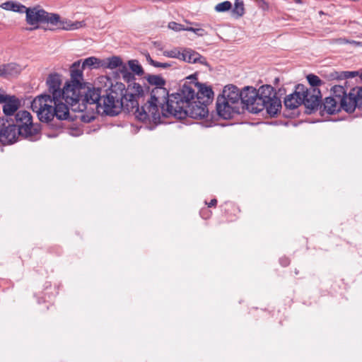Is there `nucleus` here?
<instances>
[{
	"label": "nucleus",
	"instance_id": "obj_1",
	"mask_svg": "<svg viewBox=\"0 0 362 362\" xmlns=\"http://www.w3.org/2000/svg\"><path fill=\"white\" fill-rule=\"evenodd\" d=\"M146 80L150 85L155 86L151 90L148 87H141L145 90L144 96L141 98L140 109L134 111L136 118L144 122H153L154 124L160 123L163 116V109L166 108L169 104L171 95L164 88L165 79L159 75H148Z\"/></svg>",
	"mask_w": 362,
	"mask_h": 362
},
{
	"label": "nucleus",
	"instance_id": "obj_47",
	"mask_svg": "<svg viewBox=\"0 0 362 362\" xmlns=\"http://www.w3.org/2000/svg\"><path fill=\"white\" fill-rule=\"evenodd\" d=\"M259 1L262 2L264 4H266V3L264 0H259Z\"/></svg>",
	"mask_w": 362,
	"mask_h": 362
},
{
	"label": "nucleus",
	"instance_id": "obj_8",
	"mask_svg": "<svg viewBox=\"0 0 362 362\" xmlns=\"http://www.w3.org/2000/svg\"><path fill=\"white\" fill-rule=\"evenodd\" d=\"M84 91L79 94L76 93L77 100L73 101L70 105V107L74 112H83L87 110L88 105H95L98 111V106L101 102V90L100 88H88L84 85Z\"/></svg>",
	"mask_w": 362,
	"mask_h": 362
},
{
	"label": "nucleus",
	"instance_id": "obj_27",
	"mask_svg": "<svg viewBox=\"0 0 362 362\" xmlns=\"http://www.w3.org/2000/svg\"><path fill=\"white\" fill-rule=\"evenodd\" d=\"M332 98H336L337 100L341 102L344 98H345L348 94H346L344 88L341 86H334L332 88Z\"/></svg>",
	"mask_w": 362,
	"mask_h": 362
},
{
	"label": "nucleus",
	"instance_id": "obj_5",
	"mask_svg": "<svg viewBox=\"0 0 362 362\" xmlns=\"http://www.w3.org/2000/svg\"><path fill=\"white\" fill-rule=\"evenodd\" d=\"M258 106L252 107L255 113H258L266 109L267 112L276 115L281 107V100L276 95L274 88L270 85L262 86L257 91Z\"/></svg>",
	"mask_w": 362,
	"mask_h": 362
},
{
	"label": "nucleus",
	"instance_id": "obj_20",
	"mask_svg": "<svg viewBox=\"0 0 362 362\" xmlns=\"http://www.w3.org/2000/svg\"><path fill=\"white\" fill-rule=\"evenodd\" d=\"M20 106V100L14 95H11L4 103L3 112L6 116L13 115Z\"/></svg>",
	"mask_w": 362,
	"mask_h": 362
},
{
	"label": "nucleus",
	"instance_id": "obj_34",
	"mask_svg": "<svg viewBox=\"0 0 362 362\" xmlns=\"http://www.w3.org/2000/svg\"><path fill=\"white\" fill-rule=\"evenodd\" d=\"M168 28L175 30V31H181L184 30V25L182 24L177 23L176 22L172 21L168 23Z\"/></svg>",
	"mask_w": 362,
	"mask_h": 362
},
{
	"label": "nucleus",
	"instance_id": "obj_23",
	"mask_svg": "<svg viewBox=\"0 0 362 362\" xmlns=\"http://www.w3.org/2000/svg\"><path fill=\"white\" fill-rule=\"evenodd\" d=\"M5 77H13L19 74L21 71V66L15 63H9L3 65Z\"/></svg>",
	"mask_w": 362,
	"mask_h": 362
},
{
	"label": "nucleus",
	"instance_id": "obj_10",
	"mask_svg": "<svg viewBox=\"0 0 362 362\" xmlns=\"http://www.w3.org/2000/svg\"><path fill=\"white\" fill-rule=\"evenodd\" d=\"M16 125L19 131L23 132L24 138L33 139V137L38 133V129L33 126V118L30 113L26 110L18 111L16 116Z\"/></svg>",
	"mask_w": 362,
	"mask_h": 362
},
{
	"label": "nucleus",
	"instance_id": "obj_26",
	"mask_svg": "<svg viewBox=\"0 0 362 362\" xmlns=\"http://www.w3.org/2000/svg\"><path fill=\"white\" fill-rule=\"evenodd\" d=\"M232 13L238 18L243 16L245 13L244 3L242 0H235L234 6L231 9Z\"/></svg>",
	"mask_w": 362,
	"mask_h": 362
},
{
	"label": "nucleus",
	"instance_id": "obj_36",
	"mask_svg": "<svg viewBox=\"0 0 362 362\" xmlns=\"http://www.w3.org/2000/svg\"><path fill=\"white\" fill-rule=\"evenodd\" d=\"M193 33L199 37H202L207 35V32L204 29L200 28H195Z\"/></svg>",
	"mask_w": 362,
	"mask_h": 362
},
{
	"label": "nucleus",
	"instance_id": "obj_31",
	"mask_svg": "<svg viewBox=\"0 0 362 362\" xmlns=\"http://www.w3.org/2000/svg\"><path fill=\"white\" fill-rule=\"evenodd\" d=\"M232 8V4L229 1H225L223 2L216 4L214 7V10L218 13H223L230 11Z\"/></svg>",
	"mask_w": 362,
	"mask_h": 362
},
{
	"label": "nucleus",
	"instance_id": "obj_33",
	"mask_svg": "<svg viewBox=\"0 0 362 362\" xmlns=\"http://www.w3.org/2000/svg\"><path fill=\"white\" fill-rule=\"evenodd\" d=\"M354 90V95L357 99L358 108L362 109V88H352Z\"/></svg>",
	"mask_w": 362,
	"mask_h": 362
},
{
	"label": "nucleus",
	"instance_id": "obj_41",
	"mask_svg": "<svg viewBox=\"0 0 362 362\" xmlns=\"http://www.w3.org/2000/svg\"><path fill=\"white\" fill-rule=\"evenodd\" d=\"M217 204V200L216 199H213L211 200V202L208 204L209 207H211L214 206H216Z\"/></svg>",
	"mask_w": 362,
	"mask_h": 362
},
{
	"label": "nucleus",
	"instance_id": "obj_39",
	"mask_svg": "<svg viewBox=\"0 0 362 362\" xmlns=\"http://www.w3.org/2000/svg\"><path fill=\"white\" fill-rule=\"evenodd\" d=\"M289 262V259L286 257H282L280 259V264L284 267H286L287 265H288Z\"/></svg>",
	"mask_w": 362,
	"mask_h": 362
},
{
	"label": "nucleus",
	"instance_id": "obj_38",
	"mask_svg": "<svg viewBox=\"0 0 362 362\" xmlns=\"http://www.w3.org/2000/svg\"><path fill=\"white\" fill-rule=\"evenodd\" d=\"M146 61L152 66H153L156 61H154L150 56L149 53L146 52L144 54Z\"/></svg>",
	"mask_w": 362,
	"mask_h": 362
},
{
	"label": "nucleus",
	"instance_id": "obj_9",
	"mask_svg": "<svg viewBox=\"0 0 362 362\" xmlns=\"http://www.w3.org/2000/svg\"><path fill=\"white\" fill-rule=\"evenodd\" d=\"M57 98L48 94H42L37 96L31 103V108L33 112H36L38 119L42 122L48 123L53 119L52 112Z\"/></svg>",
	"mask_w": 362,
	"mask_h": 362
},
{
	"label": "nucleus",
	"instance_id": "obj_19",
	"mask_svg": "<svg viewBox=\"0 0 362 362\" xmlns=\"http://www.w3.org/2000/svg\"><path fill=\"white\" fill-rule=\"evenodd\" d=\"M354 94V90L351 89L349 94L340 102L341 109L347 112H353L358 107L357 99Z\"/></svg>",
	"mask_w": 362,
	"mask_h": 362
},
{
	"label": "nucleus",
	"instance_id": "obj_6",
	"mask_svg": "<svg viewBox=\"0 0 362 362\" xmlns=\"http://www.w3.org/2000/svg\"><path fill=\"white\" fill-rule=\"evenodd\" d=\"M82 66L81 67V61L75 62L71 66V79L66 82L64 86V94L68 101H76L77 94L84 91L83 76Z\"/></svg>",
	"mask_w": 362,
	"mask_h": 362
},
{
	"label": "nucleus",
	"instance_id": "obj_44",
	"mask_svg": "<svg viewBox=\"0 0 362 362\" xmlns=\"http://www.w3.org/2000/svg\"><path fill=\"white\" fill-rule=\"evenodd\" d=\"M194 28H193V27H185L184 26V30H187V31L194 32Z\"/></svg>",
	"mask_w": 362,
	"mask_h": 362
},
{
	"label": "nucleus",
	"instance_id": "obj_17",
	"mask_svg": "<svg viewBox=\"0 0 362 362\" xmlns=\"http://www.w3.org/2000/svg\"><path fill=\"white\" fill-rule=\"evenodd\" d=\"M64 99L62 98V96L57 97V100L54 106V110L52 112V115H53V118L56 117L59 119H66L69 117V104L63 103Z\"/></svg>",
	"mask_w": 362,
	"mask_h": 362
},
{
	"label": "nucleus",
	"instance_id": "obj_42",
	"mask_svg": "<svg viewBox=\"0 0 362 362\" xmlns=\"http://www.w3.org/2000/svg\"><path fill=\"white\" fill-rule=\"evenodd\" d=\"M82 120L84 121V122H90L92 119H94V117L93 116H91L90 117H88V119L86 118V116L83 115L82 116Z\"/></svg>",
	"mask_w": 362,
	"mask_h": 362
},
{
	"label": "nucleus",
	"instance_id": "obj_48",
	"mask_svg": "<svg viewBox=\"0 0 362 362\" xmlns=\"http://www.w3.org/2000/svg\"><path fill=\"white\" fill-rule=\"evenodd\" d=\"M105 79H107V78L106 77H102V78H101V80H103H103H105Z\"/></svg>",
	"mask_w": 362,
	"mask_h": 362
},
{
	"label": "nucleus",
	"instance_id": "obj_11",
	"mask_svg": "<svg viewBox=\"0 0 362 362\" xmlns=\"http://www.w3.org/2000/svg\"><path fill=\"white\" fill-rule=\"evenodd\" d=\"M305 93H304L302 99L303 104L310 111L317 109L321 103V92L319 88H308L304 86Z\"/></svg>",
	"mask_w": 362,
	"mask_h": 362
},
{
	"label": "nucleus",
	"instance_id": "obj_18",
	"mask_svg": "<svg viewBox=\"0 0 362 362\" xmlns=\"http://www.w3.org/2000/svg\"><path fill=\"white\" fill-rule=\"evenodd\" d=\"M182 54L181 60H183L187 63H199L201 64L209 66V64L206 58L202 56L198 52L191 49H182Z\"/></svg>",
	"mask_w": 362,
	"mask_h": 362
},
{
	"label": "nucleus",
	"instance_id": "obj_15",
	"mask_svg": "<svg viewBox=\"0 0 362 362\" xmlns=\"http://www.w3.org/2000/svg\"><path fill=\"white\" fill-rule=\"evenodd\" d=\"M241 93V99L240 102L244 104L247 109L249 110L251 112L255 113V110H252V107H255L259 104L257 102V96L256 89L250 87H245L244 89L240 91Z\"/></svg>",
	"mask_w": 362,
	"mask_h": 362
},
{
	"label": "nucleus",
	"instance_id": "obj_7",
	"mask_svg": "<svg viewBox=\"0 0 362 362\" xmlns=\"http://www.w3.org/2000/svg\"><path fill=\"white\" fill-rule=\"evenodd\" d=\"M25 13L26 23L30 25H35L34 28H37V24L39 23H49L57 25L61 19L59 14L49 13L40 5L27 7Z\"/></svg>",
	"mask_w": 362,
	"mask_h": 362
},
{
	"label": "nucleus",
	"instance_id": "obj_25",
	"mask_svg": "<svg viewBox=\"0 0 362 362\" xmlns=\"http://www.w3.org/2000/svg\"><path fill=\"white\" fill-rule=\"evenodd\" d=\"M59 27L62 29L66 30H74L83 28L85 26V23L83 21H74L72 22L71 21H61L59 20Z\"/></svg>",
	"mask_w": 362,
	"mask_h": 362
},
{
	"label": "nucleus",
	"instance_id": "obj_13",
	"mask_svg": "<svg viewBox=\"0 0 362 362\" xmlns=\"http://www.w3.org/2000/svg\"><path fill=\"white\" fill-rule=\"evenodd\" d=\"M19 136H23V132L15 124H8L0 130V141L4 144H11L16 142Z\"/></svg>",
	"mask_w": 362,
	"mask_h": 362
},
{
	"label": "nucleus",
	"instance_id": "obj_35",
	"mask_svg": "<svg viewBox=\"0 0 362 362\" xmlns=\"http://www.w3.org/2000/svg\"><path fill=\"white\" fill-rule=\"evenodd\" d=\"M356 76V72L355 71H343L341 73L339 76L340 78H353Z\"/></svg>",
	"mask_w": 362,
	"mask_h": 362
},
{
	"label": "nucleus",
	"instance_id": "obj_4",
	"mask_svg": "<svg viewBox=\"0 0 362 362\" xmlns=\"http://www.w3.org/2000/svg\"><path fill=\"white\" fill-rule=\"evenodd\" d=\"M241 99L239 89L233 85L226 86L221 95L216 101V110L218 115L224 119H229L237 112L236 105Z\"/></svg>",
	"mask_w": 362,
	"mask_h": 362
},
{
	"label": "nucleus",
	"instance_id": "obj_14",
	"mask_svg": "<svg viewBox=\"0 0 362 362\" xmlns=\"http://www.w3.org/2000/svg\"><path fill=\"white\" fill-rule=\"evenodd\" d=\"M305 93L304 89V85L298 84L296 86L295 91L288 95L284 99V105L286 108L290 110H294L299 107L303 103L302 97Z\"/></svg>",
	"mask_w": 362,
	"mask_h": 362
},
{
	"label": "nucleus",
	"instance_id": "obj_32",
	"mask_svg": "<svg viewBox=\"0 0 362 362\" xmlns=\"http://www.w3.org/2000/svg\"><path fill=\"white\" fill-rule=\"evenodd\" d=\"M163 55L170 57L180 59L183 57L182 51H180L179 48H174L171 50H166L163 52Z\"/></svg>",
	"mask_w": 362,
	"mask_h": 362
},
{
	"label": "nucleus",
	"instance_id": "obj_12",
	"mask_svg": "<svg viewBox=\"0 0 362 362\" xmlns=\"http://www.w3.org/2000/svg\"><path fill=\"white\" fill-rule=\"evenodd\" d=\"M46 83L49 93L52 94V96L54 97V98L56 99L57 97L62 96V98L64 99V102L66 103L69 104L72 103L71 101H68V99L65 97V95L63 93L64 88H60L62 79L59 74L56 73L49 74L47 78Z\"/></svg>",
	"mask_w": 362,
	"mask_h": 362
},
{
	"label": "nucleus",
	"instance_id": "obj_45",
	"mask_svg": "<svg viewBox=\"0 0 362 362\" xmlns=\"http://www.w3.org/2000/svg\"><path fill=\"white\" fill-rule=\"evenodd\" d=\"M0 76L5 77L4 71L3 70V65L0 66Z\"/></svg>",
	"mask_w": 362,
	"mask_h": 362
},
{
	"label": "nucleus",
	"instance_id": "obj_21",
	"mask_svg": "<svg viewBox=\"0 0 362 362\" xmlns=\"http://www.w3.org/2000/svg\"><path fill=\"white\" fill-rule=\"evenodd\" d=\"M324 110L328 114H334L341 110V104L339 100L332 97H327L323 103Z\"/></svg>",
	"mask_w": 362,
	"mask_h": 362
},
{
	"label": "nucleus",
	"instance_id": "obj_40",
	"mask_svg": "<svg viewBox=\"0 0 362 362\" xmlns=\"http://www.w3.org/2000/svg\"><path fill=\"white\" fill-rule=\"evenodd\" d=\"M350 44L356 47H362V42L359 41L351 40Z\"/></svg>",
	"mask_w": 362,
	"mask_h": 362
},
{
	"label": "nucleus",
	"instance_id": "obj_22",
	"mask_svg": "<svg viewBox=\"0 0 362 362\" xmlns=\"http://www.w3.org/2000/svg\"><path fill=\"white\" fill-rule=\"evenodd\" d=\"M0 7L6 11H11L18 13H25L26 6L20 2L8 1L0 6Z\"/></svg>",
	"mask_w": 362,
	"mask_h": 362
},
{
	"label": "nucleus",
	"instance_id": "obj_37",
	"mask_svg": "<svg viewBox=\"0 0 362 362\" xmlns=\"http://www.w3.org/2000/svg\"><path fill=\"white\" fill-rule=\"evenodd\" d=\"M153 66L158 67V68L167 69V68L170 66V64H168V63H161V62H156V63L153 65Z\"/></svg>",
	"mask_w": 362,
	"mask_h": 362
},
{
	"label": "nucleus",
	"instance_id": "obj_29",
	"mask_svg": "<svg viewBox=\"0 0 362 362\" xmlns=\"http://www.w3.org/2000/svg\"><path fill=\"white\" fill-rule=\"evenodd\" d=\"M129 66L132 72L138 76H141L144 74L142 66L139 64L136 60L129 61Z\"/></svg>",
	"mask_w": 362,
	"mask_h": 362
},
{
	"label": "nucleus",
	"instance_id": "obj_46",
	"mask_svg": "<svg viewBox=\"0 0 362 362\" xmlns=\"http://www.w3.org/2000/svg\"><path fill=\"white\" fill-rule=\"evenodd\" d=\"M296 3L298 4H300L301 3V0H294Z\"/></svg>",
	"mask_w": 362,
	"mask_h": 362
},
{
	"label": "nucleus",
	"instance_id": "obj_28",
	"mask_svg": "<svg viewBox=\"0 0 362 362\" xmlns=\"http://www.w3.org/2000/svg\"><path fill=\"white\" fill-rule=\"evenodd\" d=\"M307 80L311 86L310 88H318L323 84L322 81L317 76L312 74L307 76Z\"/></svg>",
	"mask_w": 362,
	"mask_h": 362
},
{
	"label": "nucleus",
	"instance_id": "obj_16",
	"mask_svg": "<svg viewBox=\"0 0 362 362\" xmlns=\"http://www.w3.org/2000/svg\"><path fill=\"white\" fill-rule=\"evenodd\" d=\"M195 86L198 88V91L194 95V100L198 103H202L209 105L213 99L214 92L211 88L204 84L197 83Z\"/></svg>",
	"mask_w": 362,
	"mask_h": 362
},
{
	"label": "nucleus",
	"instance_id": "obj_2",
	"mask_svg": "<svg viewBox=\"0 0 362 362\" xmlns=\"http://www.w3.org/2000/svg\"><path fill=\"white\" fill-rule=\"evenodd\" d=\"M145 90L139 83H134L128 90L122 83L111 84L102 95L100 105L98 106V113L115 116L118 115L122 107L129 111L140 109L139 101Z\"/></svg>",
	"mask_w": 362,
	"mask_h": 362
},
{
	"label": "nucleus",
	"instance_id": "obj_43",
	"mask_svg": "<svg viewBox=\"0 0 362 362\" xmlns=\"http://www.w3.org/2000/svg\"><path fill=\"white\" fill-rule=\"evenodd\" d=\"M341 43L350 44L351 40L346 38H341L339 40Z\"/></svg>",
	"mask_w": 362,
	"mask_h": 362
},
{
	"label": "nucleus",
	"instance_id": "obj_3",
	"mask_svg": "<svg viewBox=\"0 0 362 362\" xmlns=\"http://www.w3.org/2000/svg\"><path fill=\"white\" fill-rule=\"evenodd\" d=\"M195 91L187 85H183L180 92L171 95L169 104L163 109V117L173 116L178 119L189 117L194 119H202L208 115L206 104L194 100Z\"/></svg>",
	"mask_w": 362,
	"mask_h": 362
},
{
	"label": "nucleus",
	"instance_id": "obj_24",
	"mask_svg": "<svg viewBox=\"0 0 362 362\" xmlns=\"http://www.w3.org/2000/svg\"><path fill=\"white\" fill-rule=\"evenodd\" d=\"M82 69L86 68L98 69L104 66V63L95 57H90L83 60L82 62Z\"/></svg>",
	"mask_w": 362,
	"mask_h": 362
},
{
	"label": "nucleus",
	"instance_id": "obj_30",
	"mask_svg": "<svg viewBox=\"0 0 362 362\" xmlns=\"http://www.w3.org/2000/svg\"><path fill=\"white\" fill-rule=\"evenodd\" d=\"M107 60V64L105 66L108 69H113L122 64V62L119 57H112L110 58H108Z\"/></svg>",
	"mask_w": 362,
	"mask_h": 362
}]
</instances>
